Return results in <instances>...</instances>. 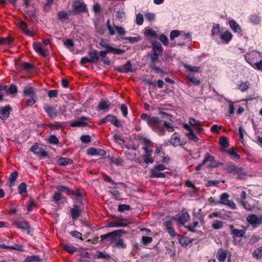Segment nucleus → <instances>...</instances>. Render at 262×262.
Returning <instances> with one entry per match:
<instances>
[{
    "mask_svg": "<svg viewBox=\"0 0 262 262\" xmlns=\"http://www.w3.org/2000/svg\"><path fill=\"white\" fill-rule=\"evenodd\" d=\"M30 150L35 155L45 157L47 156V152L38 145H34L30 148Z\"/></svg>",
    "mask_w": 262,
    "mask_h": 262,
    "instance_id": "nucleus-15",
    "label": "nucleus"
},
{
    "mask_svg": "<svg viewBox=\"0 0 262 262\" xmlns=\"http://www.w3.org/2000/svg\"><path fill=\"white\" fill-rule=\"evenodd\" d=\"M71 14V12H66L64 11H59L58 12V18L62 20H68L69 19L68 16Z\"/></svg>",
    "mask_w": 262,
    "mask_h": 262,
    "instance_id": "nucleus-37",
    "label": "nucleus"
},
{
    "mask_svg": "<svg viewBox=\"0 0 262 262\" xmlns=\"http://www.w3.org/2000/svg\"><path fill=\"white\" fill-rule=\"evenodd\" d=\"M179 243L183 246H187L189 243L188 238L184 236H181L179 238Z\"/></svg>",
    "mask_w": 262,
    "mask_h": 262,
    "instance_id": "nucleus-51",
    "label": "nucleus"
},
{
    "mask_svg": "<svg viewBox=\"0 0 262 262\" xmlns=\"http://www.w3.org/2000/svg\"><path fill=\"white\" fill-rule=\"evenodd\" d=\"M250 84L248 82H242L238 85V89L242 92L246 91L249 88Z\"/></svg>",
    "mask_w": 262,
    "mask_h": 262,
    "instance_id": "nucleus-48",
    "label": "nucleus"
},
{
    "mask_svg": "<svg viewBox=\"0 0 262 262\" xmlns=\"http://www.w3.org/2000/svg\"><path fill=\"white\" fill-rule=\"evenodd\" d=\"M154 54L160 55L162 53V49L160 43L157 41H154L152 43Z\"/></svg>",
    "mask_w": 262,
    "mask_h": 262,
    "instance_id": "nucleus-23",
    "label": "nucleus"
},
{
    "mask_svg": "<svg viewBox=\"0 0 262 262\" xmlns=\"http://www.w3.org/2000/svg\"><path fill=\"white\" fill-rule=\"evenodd\" d=\"M250 20L254 24H258L260 22L259 18L256 15H251L250 17Z\"/></svg>",
    "mask_w": 262,
    "mask_h": 262,
    "instance_id": "nucleus-54",
    "label": "nucleus"
},
{
    "mask_svg": "<svg viewBox=\"0 0 262 262\" xmlns=\"http://www.w3.org/2000/svg\"><path fill=\"white\" fill-rule=\"evenodd\" d=\"M39 260V257L38 256H29L27 257L24 260V262H30V261H38Z\"/></svg>",
    "mask_w": 262,
    "mask_h": 262,
    "instance_id": "nucleus-52",
    "label": "nucleus"
},
{
    "mask_svg": "<svg viewBox=\"0 0 262 262\" xmlns=\"http://www.w3.org/2000/svg\"><path fill=\"white\" fill-rule=\"evenodd\" d=\"M226 170L228 172L231 173L233 175H235L236 172L240 171V168L236 166L232 163H229L227 166Z\"/></svg>",
    "mask_w": 262,
    "mask_h": 262,
    "instance_id": "nucleus-25",
    "label": "nucleus"
},
{
    "mask_svg": "<svg viewBox=\"0 0 262 262\" xmlns=\"http://www.w3.org/2000/svg\"><path fill=\"white\" fill-rule=\"evenodd\" d=\"M150 177L151 178H165V174L163 172H161L160 171H158L156 169L152 168L150 170Z\"/></svg>",
    "mask_w": 262,
    "mask_h": 262,
    "instance_id": "nucleus-28",
    "label": "nucleus"
},
{
    "mask_svg": "<svg viewBox=\"0 0 262 262\" xmlns=\"http://www.w3.org/2000/svg\"><path fill=\"white\" fill-rule=\"evenodd\" d=\"M111 105V103L108 101L101 100L98 105V110L108 111Z\"/></svg>",
    "mask_w": 262,
    "mask_h": 262,
    "instance_id": "nucleus-22",
    "label": "nucleus"
},
{
    "mask_svg": "<svg viewBox=\"0 0 262 262\" xmlns=\"http://www.w3.org/2000/svg\"><path fill=\"white\" fill-rule=\"evenodd\" d=\"M223 222L220 221H215L213 222L212 227L214 229H218L222 228Z\"/></svg>",
    "mask_w": 262,
    "mask_h": 262,
    "instance_id": "nucleus-55",
    "label": "nucleus"
},
{
    "mask_svg": "<svg viewBox=\"0 0 262 262\" xmlns=\"http://www.w3.org/2000/svg\"><path fill=\"white\" fill-rule=\"evenodd\" d=\"M127 224L124 222L120 221V222H111L108 224V227H125L126 226Z\"/></svg>",
    "mask_w": 262,
    "mask_h": 262,
    "instance_id": "nucleus-34",
    "label": "nucleus"
},
{
    "mask_svg": "<svg viewBox=\"0 0 262 262\" xmlns=\"http://www.w3.org/2000/svg\"><path fill=\"white\" fill-rule=\"evenodd\" d=\"M262 57L261 54L255 51L247 53L245 55L246 60L251 66H253Z\"/></svg>",
    "mask_w": 262,
    "mask_h": 262,
    "instance_id": "nucleus-4",
    "label": "nucleus"
},
{
    "mask_svg": "<svg viewBox=\"0 0 262 262\" xmlns=\"http://www.w3.org/2000/svg\"><path fill=\"white\" fill-rule=\"evenodd\" d=\"M136 22L138 25H141L143 23V17L142 14L139 13L136 15Z\"/></svg>",
    "mask_w": 262,
    "mask_h": 262,
    "instance_id": "nucleus-59",
    "label": "nucleus"
},
{
    "mask_svg": "<svg viewBox=\"0 0 262 262\" xmlns=\"http://www.w3.org/2000/svg\"><path fill=\"white\" fill-rule=\"evenodd\" d=\"M107 25V28L108 29V30L109 31V34L111 35H114L115 34V30L114 29V27H113L110 24V21L108 20L106 22Z\"/></svg>",
    "mask_w": 262,
    "mask_h": 262,
    "instance_id": "nucleus-60",
    "label": "nucleus"
},
{
    "mask_svg": "<svg viewBox=\"0 0 262 262\" xmlns=\"http://www.w3.org/2000/svg\"><path fill=\"white\" fill-rule=\"evenodd\" d=\"M62 248L70 254L74 253L77 250V248H76L75 247L71 245L66 244H64L62 245Z\"/></svg>",
    "mask_w": 262,
    "mask_h": 262,
    "instance_id": "nucleus-36",
    "label": "nucleus"
},
{
    "mask_svg": "<svg viewBox=\"0 0 262 262\" xmlns=\"http://www.w3.org/2000/svg\"><path fill=\"white\" fill-rule=\"evenodd\" d=\"M100 45L102 47L106 49L105 51H100L99 52V55L102 57H105L106 54L109 53H112L115 54H121L124 52L123 50L113 48L105 43H101Z\"/></svg>",
    "mask_w": 262,
    "mask_h": 262,
    "instance_id": "nucleus-3",
    "label": "nucleus"
},
{
    "mask_svg": "<svg viewBox=\"0 0 262 262\" xmlns=\"http://www.w3.org/2000/svg\"><path fill=\"white\" fill-rule=\"evenodd\" d=\"M237 202L241 204V205L246 210L248 211H251L253 209H254L256 206V204H251L249 202H246L244 200H236Z\"/></svg>",
    "mask_w": 262,
    "mask_h": 262,
    "instance_id": "nucleus-19",
    "label": "nucleus"
},
{
    "mask_svg": "<svg viewBox=\"0 0 262 262\" xmlns=\"http://www.w3.org/2000/svg\"><path fill=\"white\" fill-rule=\"evenodd\" d=\"M89 122V118L85 117H81L76 120L71 121L70 125L73 127H82L87 125Z\"/></svg>",
    "mask_w": 262,
    "mask_h": 262,
    "instance_id": "nucleus-8",
    "label": "nucleus"
},
{
    "mask_svg": "<svg viewBox=\"0 0 262 262\" xmlns=\"http://www.w3.org/2000/svg\"><path fill=\"white\" fill-rule=\"evenodd\" d=\"M189 123L191 126L194 127L198 132L200 133L203 130V128L201 127V122L200 121L193 118H190L189 120Z\"/></svg>",
    "mask_w": 262,
    "mask_h": 262,
    "instance_id": "nucleus-21",
    "label": "nucleus"
},
{
    "mask_svg": "<svg viewBox=\"0 0 262 262\" xmlns=\"http://www.w3.org/2000/svg\"><path fill=\"white\" fill-rule=\"evenodd\" d=\"M17 227L24 230H27L29 229V225L25 222L19 221L16 223Z\"/></svg>",
    "mask_w": 262,
    "mask_h": 262,
    "instance_id": "nucleus-41",
    "label": "nucleus"
},
{
    "mask_svg": "<svg viewBox=\"0 0 262 262\" xmlns=\"http://www.w3.org/2000/svg\"><path fill=\"white\" fill-rule=\"evenodd\" d=\"M9 94L16 95L17 92V88L14 85H11L6 91Z\"/></svg>",
    "mask_w": 262,
    "mask_h": 262,
    "instance_id": "nucleus-47",
    "label": "nucleus"
},
{
    "mask_svg": "<svg viewBox=\"0 0 262 262\" xmlns=\"http://www.w3.org/2000/svg\"><path fill=\"white\" fill-rule=\"evenodd\" d=\"M11 108L9 105L1 107L0 109V118L2 120L7 119L10 115Z\"/></svg>",
    "mask_w": 262,
    "mask_h": 262,
    "instance_id": "nucleus-17",
    "label": "nucleus"
},
{
    "mask_svg": "<svg viewBox=\"0 0 262 262\" xmlns=\"http://www.w3.org/2000/svg\"><path fill=\"white\" fill-rule=\"evenodd\" d=\"M80 210L79 207L77 205L74 206L71 209V215L73 219H77L80 214Z\"/></svg>",
    "mask_w": 262,
    "mask_h": 262,
    "instance_id": "nucleus-30",
    "label": "nucleus"
},
{
    "mask_svg": "<svg viewBox=\"0 0 262 262\" xmlns=\"http://www.w3.org/2000/svg\"><path fill=\"white\" fill-rule=\"evenodd\" d=\"M184 67L187 70L192 72H198L200 70L199 67L192 66L190 64H184Z\"/></svg>",
    "mask_w": 262,
    "mask_h": 262,
    "instance_id": "nucleus-42",
    "label": "nucleus"
},
{
    "mask_svg": "<svg viewBox=\"0 0 262 262\" xmlns=\"http://www.w3.org/2000/svg\"><path fill=\"white\" fill-rule=\"evenodd\" d=\"M180 35L181 34H180L179 31H178V30H173L170 33V40H172L175 38H176V37H177L178 36L180 37Z\"/></svg>",
    "mask_w": 262,
    "mask_h": 262,
    "instance_id": "nucleus-61",
    "label": "nucleus"
},
{
    "mask_svg": "<svg viewBox=\"0 0 262 262\" xmlns=\"http://www.w3.org/2000/svg\"><path fill=\"white\" fill-rule=\"evenodd\" d=\"M150 142L148 140H146V144L143 147V149L145 151V154H150L152 153V150L149 146Z\"/></svg>",
    "mask_w": 262,
    "mask_h": 262,
    "instance_id": "nucleus-50",
    "label": "nucleus"
},
{
    "mask_svg": "<svg viewBox=\"0 0 262 262\" xmlns=\"http://www.w3.org/2000/svg\"><path fill=\"white\" fill-rule=\"evenodd\" d=\"M143 159L147 164H151L154 162V159L151 157V154H144L143 156Z\"/></svg>",
    "mask_w": 262,
    "mask_h": 262,
    "instance_id": "nucleus-40",
    "label": "nucleus"
},
{
    "mask_svg": "<svg viewBox=\"0 0 262 262\" xmlns=\"http://www.w3.org/2000/svg\"><path fill=\"white\" fill-rule=\"evenodd\" d=\"M186 135L188 138V139L191 141L196 142L199 140V138L193 133V132L192 130H190V132H189L188 133L186 134Z\"/></svg>",
    "mask_w": 262,
    "mask_h": 262,
    "instance_id": "nucleus-43",
    "label": "nucleus"
},
{
    "mask_svg": "<svg viewBox=\"0 0 262 262\" xmlns=\"http://www.w3.org/2000/svg\"><path fill=\"white\" fill-rule=\"evenodd\" d=\"M120 230H116L113 232L104 234L101 236L100 238L101 240H104L109 238L110 241H116V238L119 235Z\"/></svg>",
    "mask_w": 262,
    "mask_h": 262,
    "instance_id": "nucleus-18",
    "label": "nucleus"
},
{
    "mask_svg": "<svg viewBox=\"0 0 262 262\" xmlns=\"http://www.w3.org/2000/svg\"><path fill=\"white\" fill-rule=\"evenodd\" d=\"M163 125L166 128V130L169 132H172L174 130L173 125L168 122H164Z\"/></svg>",
    "mask_w": 262,
    "mask_h": 262,
    "instance_id": "nucleus-58",
    "label": "nucleus"
},
{
    "mask_svg": "<svg viewBox=\"0 0 262 262\" xmlns=\"http://www.w3.org/2000/svg\"><path fill=\"white\" fill-rule=\"evenodd\" d=\"M72 160L66 158H60L58 160V163L61 166L67 165L68 164L72 163Z\"/></svg>",
    "mask_w": 262,
    "mask_h": 262,
    "instance_id": "nucleus-38",
    "label": "nucleus"
},
{
    "mask_svg": "<svg viewBox=\"0 0 262 262\" xmlns=\"http://www.w3.org/2000/svg\"><path fill=\"white\" fill-rule=\"evenodd\" d=\"M246 221L253 228H256L262 224V214H250L247 217Z\"/></svg>",
    "mask_w": 262,
    "mask_h": 262,
    "instance_id": "nucleus-2",
    "label": "nucleus"
},
{
    "mask_svg": "<svg viewBox=\"0 0 262 262\" xmlns=\"http://www.w3.org/2000/svg\"><path fill=\"white\" fill-rule=\"evenodd\" d=\"M147 124L159 135H164V130L161 125V121L158 118L155 117H151Z\"/></svg>",
    "mask_w": 262,
    "mask_h": 262,
    "instance_id": "nucleus-1",
    "label": "nucleus"
},
{
    "mask_svg": "<svg viewBox=\"0 0 262 262\" xmlns=\"http://www.w3.org/2000/svg\"><path fill=\"white\" fill-rule=\"evenodd\" d=\"M115 244L113 245L114 247L121 248L124 249L126 248V244L124 243L123 239L119 238L117 241L116 240Z\"/></svg>",
    "mask_w": 262,
    "mask_h": 262,
    "instance_id": "nucleus-39",
    "label": "nucleus"
},
{
    "mask_svg": "<svg viewBox=\"0 0 262 262\" xmlns=\"http://www.w3.org/2000/svg\"><path fill=\"white\" fill-rule=\"evenodd\" d=\"M189 217V214L187 212H184L176 215L172 218L173 219V220L176 221L179 225H182L188 221Z\"/></svg>",
    "mask_w": 262,
    "mask_h": 262,
    "instance_id": "nucleus-11",
    "label": "nucleus"
},
{
    "mask_svg": "<svg viewBox=\"0 0 262 262\" xmlns=\"http://www.w3.org/2000/svg\"><path fill=\"white\" fill-rule=\"evenodd\" d=\"M220 143L224 148L227 147L229 145L228 141L225 137H222L220 139Z\"/></svg>",
    "mask_w": 262,
    "mask_h": 262,
    "instance_id": "nucleus-53",
    "label": "nucleus"
},
{
    "mask_svg": "<svg viewBox=\"0 0 262 262\" xmlns=\"http://www.w3.org/2000/svg\"><path fill=\"white\" fill-rule=\"evenodd\" d=\"M87 154L91 156H100L102 157L106 156V152L104 150L94 147L89 148L87 150Z\"/></svg>",
    "mask_w": 262,
    "mask_h": 262,
    "instance_id": "nucleus-14",
    "label": "nucleus"
},
{
    "mask_svg": "<svg viewBox=\"0 0 262 262\" xmlns=\"http://www.w3.org/2000/svg\"><path fill=\"white\" fill-rule=\"evenodd\" d=\"M19 28L27 36H33L34 33L33 32L29 29L28 27L27 24L23 21H19L17 24Z\"/></svg>",
    "mask_w": 262,
    "mask_h": 262,
    "instance_id": "nucleus-12",
    "label": "nucleus"
},
{
    "mask_svg": "<svg viewBox=\"0 0 262 262\" xmlns=\"http://www.w3.org/2000/svg\"><path fill=\"white\" fill-rule=\"evenodd\" d=\"M74 11L75 13L83 12L86 10V5L82 2L76 1L73 3Z\"/></svg>",
    "mask_w": 262,
    "mask_h": 262,
    "instance_id": "nucleus-16",
    "label": "nucleus"
},
{
    "mask_svg": "<svg viewBox=\"0 0 262 262\" xmlns=\"http://www.w3.org/2000/svg\"><path fill=\"white\" fill-rule=\"evenodd\" d=\"M229 195L227 193H222L220 197V204H223L228 206L232 209L236 208V204L233 201L229 200Z\"/></svg>",
    "mask_w": 262,
    "mask_h": 262,
    "instance_id": "nucleus-5",
    "label": "nucleus"
},
{
    "mask_svg": "<svg viewBox=\"0 0 262 262\" xmlns=\"http://www.w3.org/2000/svg\"><path fill=\"white\" fill-rule=\"evenodd\" d=\"M231 234L233 237H242L244 235L245 231L244 230L235 229L233 225L229 226Z\"/></svg>",
    "mask_w": 262,
    "mask_h": 262,
    "instance_id": "nucleus-20",
    "label": "nucleus"
},
{
    "mask_svg": "<svg viewBox=\"0 0 262 262\" xmlns=\"http://www.w3.org/2000/svg\"><path fill=\"white\" fill-rule=\"evenodd\" d=\"M169 143L174 147L182 146L185 144V143L181 139L180 135L178 133H174L173 134L169 140Z\"/></svg>",
    "mask_w": 262,
    "mask_h": 262,
    "instance_id": "nucleus-6",
    "label": "nucleus"
},
{
    "mask_svg": "<svg viewBox=\"0 0 262 262\" xmlns=\"http://www.w3.org/2000/svg\"><path fill=\"white\" fill-rule=\"evenodd\" d=\"M229 24L232 30L235 32H239L241 31V27L234 20H230Z\"/></svg>",
    "mask_w": 262,
    "mask_h": 262,
    "instance_id": "nucleus-32",
    "label": "nucleus"
},
{
    "mask_svg": "<svg viewBox=\"0 0 262 262\" xmlns=\"http://www.w3.org/2000/svg\"><path fill=\"white\" fill-rule=\"evenodd\" d=\"M43 108L50 118L54 119L57 117L58 112L55 107L48 104H45Z\"/></svg>",
    "mask_w": 262,
    "mask_h": 262,
    "instance_id": "nucleus-9",
    "label": "nucleus"
},
{
    "mask_svg": "<svg viewBox=\"0 0 262 262\" xmlns=\"http://www.w3.org/2000/svg\"><path fill=\"white\" fill-rule=\"evenodd\" d=\"M27 186L25 183H21L18 186V191L20 194L24 195L26 193Z\"/></svg>",
    "mask_w": 262,
    "mask_h": 262,
    "instance_id": "nucleus-45",
    "label": "nucleus"
},
{
    "mask_svg": "<svg viewBox=\"0 0 262 262\" xmlns=\"http://www.w3.org/2000/svg\"><path fill=\"white\" fill-rule=\"evenodd\" d=\"M18 177V173L16 171L13 172L10 177V186L12 187L14 185V182Z\"/></svg>",
    "mask_w": 262,
    "mask_h": 262,
    "instance_id": "nucleus-44",
    "label": "nucleus"
},
{
    "mask_svg": "<svg viewBox=\"0 0 262 262\" xmlns=\"http://www.w3.org/2000/svg\"><path fill=\"white\" fill-rule=\"evenodd\" d=\"M33 48L34 49L41 55L45 56L46 55L45 51L42 47V45L39 42H35L33 44Z\"/></svg>",
    "mask_w": 262,
    "mask_h": 262,
    "instance_id": "nucleus-26",
    "label": "nucleus"
},
{
    "mask_svg": "<svg viewBox=\"0 0 262 262\" xmlns=\"http://www.w3.org/2000/svg\"><path fill=\"white\" fill-rule=\"evenodd\" d=\"M56 189L58 191L64 192L69 195H73L74 194V193L72 190L63 186L58 185L56 187Z\"/></svg>",
    "mask_w": 262,
    "mask_h": 262,
    "instance_id": "nucleus-29",
    "label": "nucleus"
},
{
    "mask_svg": "<svg viewBox=\"0 0 262 262\" xmlns=\"http://www.w3.org/2000/svg\"><path fill=\"white\" fill-rule=\"evenodd\" d=\"M190 35L189 34H181L179 39L180 41L178 42V45L182 46L187 41L190 39Z\"/></svg>",
    "mask_w": 262,
    "mask_h": 262,
    "instance_id": "nucleus-27",
    "label": "nucleus"
},
{
    "mask_svg": "<svg viewBox=\"0 0 262 262\" xmlns=\"http://www.w3.org/2000/svg\"><path fill=\"white\" fill-rule=\"evenodd\" d=\"M227 257H228L227 262H231V255L230 253L226 250L220 249L216 255L217 260L220 262H224Z\"/></svg>",
    "mask_w": 262,
    "mask_h": 262,
    "instance_id": "nucleus-7",
    "label": "nucleus"
},
{
    "mask_svg": "<svg viewBox=\"0 0 262 262\" xmlns=\"http://www.w3.org/2000/svg\"><path fill=\"white\" fill-rule=\"evenodd\" d=\"M129 206L127 205H119L118 207V210L120 212H123L125 211L128 210L129 209Z\"/></svg>",
    "mask_w": 262,
    "mask_h": 262,
    "instance_id": "nucleus-63",
    "label": "nucleus"
},
{
    "mask_svg": "<svg viewBox=\"0 0 262 262\" xmlns=\"http://www.w3.org/2000/svg\"><path fill=\"white\" fill-rule=\"evenodd\" d=\"M252 255L257 259H262V247L255 249L252 253Z\"/></svg>",
    "mask_w": 262,
    "mask_h": 262,
    "instance_id": "nucleus-31",
    "label": "nucleus"
},
{
    "mask_svg": "<svg viewBox=\"0 0 262 262\" xmlns=\"http://www.w3.org/2000/svg\"><path fill=\"white\" fill-rule=\"evenodd\" d=\"M254 69L257 70L262 71V59H260V60L258 62H256L255 64L253 66H252Z\"/></svg>",
    "mask_w": 262,
    "mask_h": 262,
    "instance_id": "nucleus-64",
    "label": "nucleus"
},
{
    "mask_svg": "<svg viewBox=\"0 0 262 262\" xmlns=\"http://www.w3.org/2000/svg\"><path fill=\"white\" fill-rule=\"evenodd\" d=\"M114 29L115 30V31H116L117 33L119 35L122 36L125 34V30L123 28L121 27L114 26Z\"/></svg>",
    "mask_w": 262,
    "mask_h": 262,
    "instance_id": "nucleus-49",
    "label": "nucleus"
},
{
    "mask_svg": "<svg viewBox=\"0 0 262 262\" xmlns=\"http://www.w3.org/2000/svg\"><path fill=\"white\" fill-rule=\"evenodd\" d=\"M0 248H4V249H10L12 250H16L18 251H23V247L21 245H15L14 246H6L4 244H0Z\"/></svg>",
    "mask_w": 262,
    "mask_h": 262,
    "instance_id": "nucleus-35",
    "label": "nucleus"
},
{
    "mask_svg": "<svg viewBox=\"0 0 262 262\" xmlns=\"http://www.w3.org/2000/svg\"><path fill=\"white\" fill-rule=\"evenodd\" d=\"M173 219L171 217L166 220L164 223V226L165 227V230L172 237H174L176 235L174 230L173 228Z\"/></svg>",
    "mask_w": 262,
    "mask_h": 262,
    "instance_id": "nucleus-10",
    "label": "nucleus"
},
{
    "mask_svg": "<svg viewBox=\"0 0 262 262\" xmlns=\"http://www.w3.org/2000/svg\"><path fill=\"white\" fill-rule=\"evenodd\" d=\"M220 32V26L219 24H215L213 26L212 30V35H215L218 34Z\"/></svg>",
    "mask_w": 262,
    "mask_h": 262,
    "instance_id": "nucleus-62",
    "label": "nucleus"
},
{
    "mask_svg": "<svg viewBox=\"0 0 262 262\" xmlns=\"http://www.w3.org/2000/svg\"><path fill=\"white\" fill-rule=\"evenodd\" d=\"M102 123H105L106 122H110L116 127L121 126V123L120 121L117 119L115 116L108 115L106 117L101 120Z\"/></svg>",
    "mask_w": 262,
    "mask_h": 262,
    "instance_id": "nucleus-13",
    "label": "nucleus"
},
{
    "mask_svg": "<svg viewBox=\"0 0 262 262\" xmlns=\"http://www.w3.org/2000/svg\"><path fill=\"white\" fill-rule=\"evenodd\" d=\"M221 38L226 43L229 42L232 38V35L230 32L228 31L222 32L220 34Z\"/></svg>",
    "mask_w": 262,
    "mask_h": 262,
    "instance_id": "nucleus-24",
    "label": "nucleus"
},
{
    "mask_svg": "<svg viewBox=\"0 0 262 262\" xmlns=\"http://www.w3.org/2000/svg\"><path fill=\"white\" fill-rule=\"evenodd\" d=\"M23 92L26 96H34V90L32 86H27L25 87Z\"/></svg>",
    "mask_w": 262,
    "mask_h": 262,
    "instance_id": "nucleus-33",
    "label": "nucleus"
},
{
    "mask_svg": "<svg viewBox=\"0 0 262 262\" xmlns=\"http://www.w3.org/2000/svg\"><path fill=\"white\" fill-rule=\"evenodd\" d=\"M152 238L151 237L143 236L142 237V242L143 244L146 245L151 243Z\"/></svg>",
    "mask_w": 262,
    "mask_h": 262,
    "instance_id": "nucleus-57",
    "label": "nucleus"
},
{
    "mask_svg": "<svg viewBox=\"0 0 262 262\" xmlns=\"http://www.w3.org/2000/svg\"><path fill=\"white\" fill-rule=\"evenodd\" d=\"M63 44L66 47H67L69 49L72 48L74 45L73 40L71 39H67L64 40Z\"/></svg>",
    "mask_w": 262,
    "mask_h": 262,
    "instance_id": "nucleus-56",
    "label": "nucleus"
},
{
    "mask_svg": "<svg viewBox=\"0 0 262 262\" xmlns=\"http://www.w3.org/2000/svg\"><path fill=\"white\" fill-rule=\"evenodd\" d=\"M90 59L92 62L96 63L98 60V53L96 51H94L92 52H90Z\"/></svg>",
    "mask_w": 262,
    "mask_h": 262,
    "instance_id": "nucleus-46",
    "label": "nucleus"
}]
</instances>
